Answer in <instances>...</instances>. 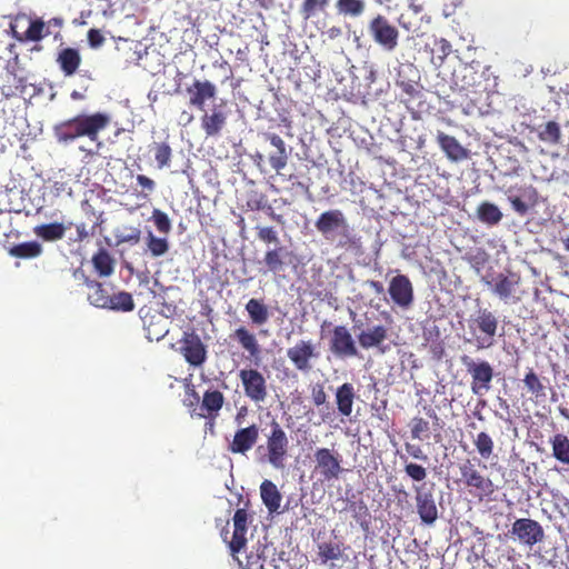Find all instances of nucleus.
Returning a JSON list of instances; mask_svg holds the SVG:
<instances>
[{
  "mask_svg": "<svg viewBox=\"0 0 569 569\" xmlns=\"http://www.w3.org/2000/svg\"><path fill=\"white\" fill-rule=\"evenodd\" d=\"M330 0H303L299 7V13L303 20H309L317 14L325 13Z\"/></svg>",
  "mask_w": 569,
  "mask_h": 569,
  "instance_id": "45",
  "label": "nucleus"
},
{
  "mask_svg": "<svg viewBox=\"0 0 569 569\" xmlns=\"http://www.w3.org/2000/svg\"><path fill=\"white\" fill-rule=\"evenodd\" d=\"M435 47L439 53L438 59L441 63L450 54L451 44L447 39L441 38V39L435 41Z\"/></svg>",
  "mask_w": 569,
  "mask_h": 569,
  "instance_id": "59",
  "label": "nucleus"
},
{
  "mask_svg": "<svg viewBox=\"0 0 569 569\" xmlns=\"http://www.w3.org/2000/svg\"><path fill=\"white\" fill-rule=\"evenodd\" d=\"M343 548L341 543L322 542L318 545V557L322 565L328 561L338 560L342 557Z\"/></svg>",
  "mask_w": 569,
  "mask_h": 569,
  "instance_id": "47",
  "label": "nucleus"
},
{
  "mask_svg": "<svg viewBox=\"0 0 569 569\" xmlns=\"http://www.w3.org/2000/svg\"><path fill=\"white\" fill-rule=\"evenodd\" d=\"M246 311L249 315L251 322L256 326L264 325L269 319V310L268 307L258 299H250L246 303Z\"/></svg>",
  "mask_w": 569,
  "mask_h": 569,
  "instance_id": "43",
  "label": "nucleus"
},
{
  "mask_svg": "<svg viewBox=\"0 0 569 569\" xmlns=\"http://www.w3.org/2000/svg\"><path fill=\"white\" fill-rule=\"evenodd\" d=\"M248 520H249L248 511L243 508H239L236 510L233 518H232L233 533H232L231 540H228V533H229L228 530H223L221 532L223 541H226L229 546L231 556L233 557V559H236L239 562V565H241V561H239L237 555L247 545Z\"/></svg>",
  "mask_w": 569,
  "mask_h": 569,
  "instance_id": "11",
  "label": "nucleus"
},
{
  "mask_svg": "<svg viewBox=\"0 0 569 569\" xmlns=\"http://www.w3.org/2000/svg\"><path fill=\"white\" fill-rule=\"evenodd\" d=\"M316 471L326 481L338 479L342 472L339 453L328 448H318L315 451Z\"/></svg>",
  "mask_w": 569,
  "mask_h": 569,
  "instance_id": "17",
  "label": "nucleus"
},
{
  "mask_svg": "<svg viewBox=\"0 0 569 569\" xmlns=\"http://www.w3.org/2000/svg\"><path fill=\"white\" fill-rule=\"evenodd\" d=\"M180 353L192 367H201L207 360V348L193 330L184 331L180 339Z\"/></svg>",
  "mask_w": 569,
  "mask_h": 569,
  "instance_id": "14",
  "label": "nucleus"
},
{
  "mask_svg": "<svg viewBox=\"0 0 569 569\" xmlns=\"http://www.w3.org/2000/svg\"><path fill=\"white\" fill-rule=\"evenodd\" d=\"M315 227L323 239L335 243L336 248L349 249L357 243L345 213L339 209H331L320 213L315 221Z\"/></svg>",
  "mask_w": 569,
  "mask_h": 569,
  "instance_id": "3",
  "label": "nucleus"
},
{
  "mask_svg": "<svg viewBox=\"0 0 569 569\" xmlns=\"http://www.w3.org/2000/svg\"><path fill=\"white\" fill-rule=\"evenodd\" d=\"M77 237L76 241L82 242L89 237V231L87 230L86 223L81 222L76 226Z\"/></svg>",
  "mask_w": 569,
  "mask_h": 569,
  "instance_id": "63",
  "label": "nucleus"
},
{
  "mask_svg": "<svg viewBox=\"0 0 569 569\" xmlns=\"http://www.w3.org/2000/svg\"><path fill=\"white\" fill-rule=\"evenodd\" d=\"M84 282L90 290L88 293L89 302L97 308L104 309L109 300V296H111L113 291V287H104L101 282L89 278H86Z\"/></svg>",
  "mask_w": 569,
  "mask_h": 569,
  "instance_id": "35",
  "label": "nucleus"
},
{
  "mask_svg": "<svg viewBox=\"0 0 569 569\" xmlns=\"http://www.w3.org/2000/svg\"><path fill=\"white\" fill-rule=\"evenodd\" d=\"M406 475L413 481H423L427 477V469L418 463L408 462L405 465Z\"/></svg>",
  "mask_w": 569,
  "mask_h": 569,
  "instance_id": "55",
  "label": "nucleus"
},
{
  "mask_svg": "<svg viewBox=\"0 0 569 569\" xmlns=\"http://www.w3.org/2000/svg\"><path fill=\"white\" fill-rule=\"evenodd\" d=\"M227 123V112L221 106H214L210 113L201 117V128L207 137H217Z\"/></svg>",
  "mask_w": 569,
  "mask_h": 569,
  "instance_id": "27",
  "label": "nucleus"
},
{
  "mask_svg": "<svg viewBox=\"0 0 569 569\" xmlns=\"http://www.w3.org/2000/svg\"><path fill=\"white\" fill-rule=\"evenodd\" d=\"M110 122L111 117L106 112L80 113L56 124L53 133L60 143H70L86 137L100 147L99 134L110 126Z\"/></svg>",
  "mask_w": 569,
  "mask_h": 569,
  "instance_id": "1",
  "label": "nucleus"
},
{
  "mask_svg": "<svg viewBox=\"0 0 569 569\" xmlns=\"http://www.w3.org/2000/svg\"><path fill=\"white\" fill-rule=\"evenodd\" d=\"M56 61L64 77H71L78 71L82 59L78 49L68 47L58 52Z\"/></svg>",
  "mask_w": 569,
  "mask_h": 569,
  "instance_id": "30",
  "label": "nucleus"
},
{
  "mask_svg": "<svg viewBox=\"0 0 569 569\" xmlns=\"http://www.w3.org/2000/svg\"><path fill=\"white\" fill-rule=\"evenodd\" d=\"M357 398L356 389L352 383L343 382L335 391V402L338 412L346 418L352 413L353 403Z\"/></svg>",
  "mask_w": 569,
  "mask_h": 569,
  "instance_id": "28",
  "label": "nucleus"
},
{
  "mask_svg": "<svg viewBox=\"0 0 569 569\" xmlns=\"http://www.w3.org/2000/svg\"><path fill=\"white\" fill-rule=\"evenodd\" d=\"M267 196L258 190H251L247 193L246 206L251 211L264 210L267 216L280 226H284L286 220L282 214L276 213L268 203Z\"/></svg>",
  "mask_w": 569,
  "mask_h": 569,
  "instance_id": "29",
  "label": "nucleus"
},
{
  "mask_svg": "<svg viewBox=\"0 0 569 569\" xmlns=\"http://www.w3.org/2000/svg\"><path fill=\"white\" fill-rule=\"evenodd\" d=\"M147 246L153 257H160L168 252L169 243L166 238H158L152 232L147 237Z\"/></svg>",
  "mask_w": 569,
  "mask_h": 569,
  "instance_id": "52",
  "label": "nucleus"
},
{
  "mask_svg": "<svg viewBox=\"0 0 569 569\" xmlns=\"http://www.w3.org/2000/svg\"><path fill=\"white\" fill-rule=\"evenodd\" d=\"M187 92L190 97L189 104L199 110H203L206 102L216 98L217 88L209 80H194L193 83L187 88Z\"/></svg>",
  "mask_w": 569,
  "mask_h": 569,
  "instance_id": "24",
  "label": "nucleus"
},
{
  "mask_svg": "<svg viewBox=\"0 0 569 569\" xmlns=\"http://www.w3.org/2000/svg\"><path fill=\"white\" fill-rule=\"evenodd\" d=\"M257 237L264 243L279 244L278 232L272 227H257Z\"/></svg>",
  "mask_w": 569,
  "mask_h": 569,
  "instance_id": "56",
  "label": "nucleus"
},
{
  "mask_svg": "<svg viewBox=\"0 0 569 569\" xmlns=\"http://www.w3.org/2000/svg\"><path fill=\"white\" fill-rule=\"evenodd\" d=\"M27 88V79L18 76L14 68L7 64L3 73L0 74V91L6 99L21 96Z\"/></svg>",
  "mask_w": 569,
  "mask_h": 569,
  "instance_id": "23",
  "label": "nucleus"
},
{
  "mask_svg": "<svg viewBox=\"0 0 569 569\" xmlns=\"http://www.w3.org/2000/svg\"><path fill=\"white\" fill-rule=\"evenodd\" d=\"M259 439V427L252 423L240 428L234 432L233 439L228 445V451L233 455H246Z\"/></svg>",
  "mask_w": 569,
  "mask_h": 569,
  "instance_id": "20",
  "label": "nucleus"
},
{
  "mask_svg": "<svg viewBox=\"0 0 569 569\" xmlns=\"http://www.w3.org/2000/svg\"><path fill=\"white\" fill-rule=\"evenodd\" d=\"M459 470L463 483L469 488V492L480 501L490 498L496 491L493 481L483 476L470 460H466Z\"/></svg>",
  "mask_w": 569,
  "mask_h": 569,
  "instance_id": "6",
  "label": "nucleus"
},
{
  "mask_svg": "<svg viewBox=\"0 0 569 569\" xmlns=\"http://www.w3.org/2000/svg\"><path fill=\"white\" fill-rule=\"evenodd\" d=\"M462 365L471 377L470 388L473 395L483 396L491 388L493 368L488 361H475L469 356L461 358Z\"/></svg>",
  "mask_w": 569,
  "mask_h": 569,
  "instance_id": "8",
  "label": "nucleus"
},
{
  "mask_svg": "<svg viewBox=\"0 0 569 569\" xmlns=\"http://www.w3.org/2000/svg\"><path fill=\"white\" fill-rule=\"evenodd\" d=\"M104 309L129 312L134 309V301L131 293L127 291L114 292L113 290Z\"/></svg>",
  "mask_w": 569,
  "mask_h": 569,
  "instance_id": "38",
  "label": "nucleus"
},
{
  "mask_svg": "<svg viewBox=\"0 0 569 569\" xmlns=\"http://www.w3.org/2000/svg\"><path fill=\"white\" fill-rule=\"evenodd\" d=\"M260 497L269 513L279 512L282 495L271 480L264 479L261 482Z\"/></svg>",
  "mask_w": 569,
  "mask_h": 569,
  "instance_id": "33",
  "label": "nucleus"
},
{
  "mask_svg": "<svg viewBox=\"0 0 569 569\" xmlns=\"http://www.w3.org/2000/svg\"><path fill=\"white\" fill-rule=\"evenodd\" d=\"M485 283L505 303H518L523 295L520 290V277L516 273H498L491 280L483 278Z\"/></svg>",
  "mask_w": 569,
  "mask_h": 569,
  "instance_id": "7",
  "label": "nucleus"
},
{
  "mask_svg": "<svg viewBox=\"0 0 569 569\" xmlns=\"http://www.w3.org/2000/svg\"><path fill=\"white\" fill-rule=\"evenodd\" d=\"M232 338L238 341L243 350H246L250 357L258 358L260 356V346L256 336L250 332L246 327L241 326L237 328Z\"/></svg>",
  "mask_w": 569,
  "mask_h": 569,
  "instance_id": "37",
  "label": "nucleus"
},
{
  "mask_svg": "<svg viewBox=\"0 0 569 569\" xmlns=\"http://www.w3.org/2000/svg\"><path fill=\"white\" fill-rule=\"evenodd\" d=\"M538 138L542 142L557 146L561 142V128L556 121H548L538 132Z\"/></svg>",
  "mask_w": 569,
  "mask_h": 569,
  "instance_id": "46",
  "label": "nucleus"
},
{
  "mask_svg": "<svg viewBox=\"0 0 569 569\" xmlns=\"http://www.w3.org/2000/svg\"><path fill=\"white\" fill-rule=\"evenodd\" d=\"M409 426L412 439L426 440L430 438V423L425 418L413 417Z\"/></svg>",
  "mask_w": 569,
  "mask_h": 569,
  "instance_id": "50",
  "label": "nucleus"
},
{
  "mask_svg": "<svg viewBox=\"0 0 569 569\" xmlns=\"http://www.w3.org/2000/svg\"><path fill=\"white\" fill-rule=\"evenodd\" d=\"M152 150L158 168L161 169L170 164L172 149L168 142H156L153 143Z\"/></svg>",
  "mask_w": 569,
  "mask_h": 569,
  "instance_id": "51",
  "label": "nucleus"
},
{
  "mask_svg": "<svg viewBox=\"0 0 569 569\" xmlns=\"http://www.w3.org/2000/svg\"><path fill=\"white\" fill-rule=\"evenodd\" d=\"M369 33L372 40L385 51H393L399 43V31L382 14L373 17L368 24Z\"/></svg>",
  "mask_w": 569,
  "mask_h": 569,
  "instance_id": "9",
  "label": "nucleus"
},
{
  "mask_svg": "<svg viewBox=\"0 0 569 569\" xmlns=\"http://www.w3.org/2000/svg\"><path fill=\"white\" fill-rule=\"evenodd\" d=\"M513 189V187H510L507 190L508 201L518 214L525 216L531 207L538 203V191L533 186L529 184L519 188L520 194L515 196L512 194Z\"/></svg>",
  "mask_w": 569,
  "mask_h": 569,
  "instance_id": "22",
  "label": "nucleus"
},
{
  "mask_svg": "<svg viewBox=\"0 0 569 569\" xmlns=\"http://www.w3.org/2000/svg\"><path fill=\"white\" fill-rule=\"evenodd\" d=\"M311 399H312V403L317 408L327 403L328 396H327L325 388L321 383H317L312 387Z\"/></svg>",
  "mask_w": 569,
  "mask_h": 569,
  "instance_id": "58",
  "label": "nucleus"
},
{
  "mask_svg": "<svg viewBox=\"0 0 569 569\" xmlns=\"http://www.w3.org/2000/svg\"><path fill=\"white\" fill-rule=\"evenodd\" d=\"M91 48H99L104 42V37L98 29H90L87 34Z\"/></svg>",
  "mask_w": 569,
  "mask_h": 569,
  "instance_id": "61",
  "label": "nucleus"
},
{
  "mask_svg": "<svg viewBox=\"0 0 569 569\" xmlns=\"http://www.w3.org/2000/svg\"><path fill=\"white\" fill-rule=\"evenodd\" d=\"M224 403V396L219 390H207L203 393L202 402L199 408V412H196V408L191 411L200 418L210 419V428H213L214 420L219 416V412Z\"/></svg>",
  "mask_w": 569,
  "mask_h": 569,
  "instance_id": "21",
  "label": "nucleus"
},
{
  "mask_svg": "<svg viewBox=\"0 0 569 569\" xmlns=\"http://www.w3.org/2000/svg\"><path fill=\"white\" fill-rule=\"evenodd\" d=\"M405 449L407 453L413 459L427 461L428 456L423 452L422 448L418 445H412L410 442L405 443Z\"/></svg>",
  "mask_w": 569,
  "mask_h": 569,
  "instance_id": "60",
  "label": "nucleus"
},
{
  "mask_svg": "<svg viewBox=\"0 0 569 569\" xmlns=\"http://www.w3.org/2000/svg\"><path fill=\"white\" fill-rule=\"evenodd\" d=\"M287 357L296 370L308 373L319 358V351L312 340L301 339L287 349Z\"/></svg>",
  "mask_w": 569,
  "mask_h": 569,
  "instance_id": "10",
  "label": "nucleus"
},
{
  "mask_svg": "<svg viewBox=\"0 0 569 569\" xmlns=\"http://www.w3.org/2000/svg\"><path fill=\"white\" fill-rule=\"evenodd\" d=\"M552 457L563 463L569 465V438L565 433H556L550 440Z\"/></svg>",
  "mask_w": 569,
  "mask_h": 569,
  "instance_id": "40",
  "label": "nucleus"
},
{
  "mask_svg": "<svg viewBox=\"0 0 569 569\" xmlns=\"http://www.w3.org/2000/svg\"><path fill=\"white\" fill-rule=\"evenodd\" d=\"M326 34L328 37V39L330 40H335L339 37H341L342 34V29L340 27H337V26H332L330 27L327 31H326Z\"/></svg>",
  "mask_w": 569,
  "mask_h": 569,
  "instance_id": "64",
  "label": "nucleus"
},
{
  "mask_svg": "<svg viewBox=\"0 0 569 569\" xmlns=\"http://www.w3.org/2000/svg\"><path fill=\"white\" fill-rule=\"evenodd\" d=\"M353 329L359 346L365 349H379L381 352L386 351L383 348L385 341L389 337V329L383 325L367 326L362 328V322L355 321Z\"/></svg>",
  "mask_w": 569,
  "mask_h": 569,
  "instance_id": "12",
  "label": "nucleus"
},
{
  "mask_svg": "<svg viewBox=\"0 0 569 569\" xmlns=\"http://www.w3.org/2000/svg\"><path fill=\"white\" fill-rule=\"evenodd\" d=\"M68 227L62 222H51L36 226L33 233L46 242H56L62 240Z\"/></svg>",
  "mask_w": 569,
  "mask_h": 569,
  "instance_id": "36",
  "label": "nucleus"
},
{
  "mask_svg": "<svg viewBox=\"0 0 569 569\" xmlns=\"http://www.w3.org/2000/svg\"><path fill=\"white\" fill-rule=\"evenodd\" d=\"M264 139L270 142L276 151L269 153V163L277 173H280L282 169L288 164L289 152L287 151V144L284 140L277 133L267 132L263 134Z\"/></svg>",
  "mask_w": 569,
  "mask_h": 569,
  "instance_id": "25",
  "label": "nucleus"
},
{
  "mask_svg": "<svg viewBox=\"0 0 569 569\" xmlns=\"http://www.w3.org/2000/svg\"><path fill=\"white\" fill-rule=\"evenodd\" d=\"M43 248L38 241H27L12 246L9 254L19 259H33L41 256Z\"/></svg>",
  "mask_w": 569,
  "mask_h": 569,
  "instance_id": "39",
  "label": "nucleus"
},
{
  "mask_svg": "<svg viewBox=\"0 0 569 569\" xmlns=\"http://www.w3.org/2000/svg\"><path fill=\"white\" fill-rule=\"evenodd\" d=\"M269 428V432L266 435V443L256 448V455L260 462L269 463L274 469L281 470L286 467L289 458V438L278 421L272 420Z\"/></svg>",
  "mask_w": 569,
  "mask_h": 569,
  "instance_id": "4",
  "label": "nucleus"
},
{
  "mask_svg": "<svg viewBox=\"0 0 569 569\" xmlns=\"http://www.w3.org/2000/svg\"><path fill=\"white\" fill-rule=\"evenodd\" d=\"M152 221L159 232L164 234L170 232L171 222L166 212L161 211L160 209H153Z\"/></svg>",
  "mask_w": 569,
  "mask_h": 569,
  "instance_id": "53",
  "label": "nucleus"
},
{
  "mask_svg": "<svg viewBox=\"0 0 569 569\" xmlns=\"http://www.w3.org/2000/svg\"><path fill=\"white\" fill-rule=\"evenodd\" d=\"M239 378L247 398L256 403L264 402L268 397V386L264 376L257 369H242Z\"/></svg>",
  "mask_w": 569,
  "mask_h": 569,
  "instance_id": "13",
  "label": "nucleus"
},
{
  "mask_svg": "<svg viewBox=\"0 0 569 569\" xmlns=\"http://www.w3.org/2000/svg\"><path fill=\"white\" fill-rule=\"evenodd\" d=\"M522 382L527 392L537 401L546 399L548 379L540 377L532 368H528Z\"/></svg>",
  "mask_w": 569,
  "mask_h": 569,
  "instance_id": "32",
  "label": "nucleus"
},
{
  "mask_svg": "<svg viewBox=\"0 0 569 569\" xmlns=\"http://www.w3.org/2000/svg\"><path fill=\"white\" fill-rule=\"evenodd\" d=\"M388 292L392 302L402 309H408L415 299L413 286L405 274L395 276L390 280Z\"/></svg>",
  "mask_w": 569,
  "mask_h": 569,
  "instance_id": "18",
  "label": "nucleus"
},
{
  "mask_svg": "<svg viewBox=\"0 0 569 569\" xmlns=\"http://www.w3.org/2000/svg\"><path fill=\"white\" fill-rule=\"evenodd\" d=\"M477 217L488 226H496L502 220L503 214L497 204L483 201L477 208Z\"/></svg>",
  "mask_w": 569,
  "mask_h": 569,
  "instance_id": "41",
  "label": "nucleus"
},
{
  "mask_svg": "<svg viewBox=\"0 0 569 569\" xmlns=\"http://www.w3.org/2000/svg\"><path fill=\"white\" fill-rule=\"evenodd\" d=\"M398 76L399 79L397 82L402 91L410 98H416L419 94V90L417 89V84L420 80L418 69L413 64L409 63L399 71Z\"/></svg>",
  "mask_w": 569,
  "mask_h": 569,
  "instance_id": "34",
  "label": "nucleus"
},
{
  "mask_svg": "<svg viewBox=\"0 0 569 569\" xmlns=\"http://www.w3.org/2000/svg\"><path fill=\"white\" fill-rule=\"evenodd\" d=\"M329 349L338 358H355L359 356V350L350 330L343 326H336L332 329L329 341Z\"/></svg>",
  "mask_w": 569,
  "mask_h": 569,
  "instance_id": "15",
  "label": "nucleus"
},
{
  "mask_svg": "<svg viewBox=\"0 0 569 569\" xmlns=\"http://www.w3.org/2000/svg\"><path fill=\"white\" fill-rule=\"evenodd\" d=\"M336 9L343 17L358 18L363 14L366 2L365 0H337Z\"/></svg>",
  "mask_w": 569,
  "mask_h": 569,
  "instance_id": "44",
  "label": "nucleus"
},
{
  "mask_svg": "<svg viewBox=\"0 0 569 569\" xmlns=\"http://www.w3.org/2000/svg\"><path fill=\"white\" fill-rule=\"evenodd\" d=\"M425 411L428 418H430L432 421V430L436 432L435 440L436 442H438L441 439L440 431L442 430L443 422L441 421L440 417L438 416L437 411L433 408L425 407Z\"/></svg>",
  "mask_w": 569,
  "mask_h": 569,
  "instance_id": "57",
  "label": "nucleus"
},
{
  "mask_svg": "<svg viewBox=\"0 0 569 569\" xmlns=\"http://www.w3.org/2000/svg\"><path fill=\"white\" fill-rule=\"evenodd\" d=\"M498 328V317L487 308H480L468 319V329L478 349H488L496 343Z\"/></svg>",
  "mask_w": 569,
  "mask_h": 569,
  "instance_id": "5",
  "label": "nucleus"
},
{
  "mask_svg": "<svg viewBox=\"0 0 569 569\" xmlns=\"http://www.w3.org/2000/svg\"><path fill=\"white\" fill-rule=\"evenodd\" d=\"M473 445L482 459L488 460L493 455L495 443L489 433L479 432L473 439Z\"/></svg>",
  "mask_w": 569,
  "mask_h": 569,
  "instance_id": "48",
  "label": "nucleus"
},
{
  "mask_svg": "<svg viewBox=\"0 0 569 569\" xmlns=\"http://www.w3.org/2000/svg\"><path fill=\"white\" fill-rule=\"evenodd\" d=\"M94 270L101 277H109L114 270V260L107 249H99L92 257Z\"/></svg>",
  "mask_w": 569,
  "mask_h": 569,
  "instance_id": "42",
  "label": "nucleus"
},
{
  "mask_svg": "<svg viewBox=\"0 0 569 569\" xmlns=\"http://www.w3.org/2000/svg\"><path fill=\"white\" fill-rule=\"evenodd\" d=\"M437 142L450 160L460 161L468 158L467 149L455 137L439 131L437 133Z\"/></svg>",
  "mask_w": 569,
  "mask_h": 569,
  "instance_id": "31",
  "label": "nucleus"
},
{
  "mask_svg": "<svg viewBox=\"0 0 569 569\" xmlns=\"http://www.w3.org/2000/svg\"><path fill=\"white\" fill-rule=\"evenodd\" d=\"M511 533L520 543L529 547L541 542L545 538L542 526L530 518L517 519L512 523Z\"/></svg>",
  "mask_w": 569,
  "mask_h": 569,
  "instance_id": "16",
  "label": "nucleus"
},
{
  "mask_svg": "<svg viewBox=\"0 0 569 569\" xmlns=\"http://www.w3.org/2000/svg\"><path fill=\"white\" fill-rule=\"evenodd\" d=\"M64 26L62 17H52L44 21L36 14L18 12L9 23V29L13 39L20 43L40 42L49 36L58 39L61 36V29Z\"/></svg>",
  "mask_w": 569,
  "mask_h": 569,
  "instance_id": "2",
  "label": "nucleus"
},
{
  "mask_svg": "<svg viewBox=\"0 0 569 569\" xmlns=\"http://www.w3.org/2000/svg\"><path fill=\"white\" fill-rule=\"evenodd\" d=\"M417 512L425 525L431 526L438 519V508L430 489L425 485L415 487Z\"/></svg>",
  "mask_w": 569,
  "mask_h": 569,
  "instance_id": "19",
  "label": "nucleus"
},
{
  "mask_svg": "<svg viewBox=\"0 0 569 569\" xmlns=\"http://www.w3.org/2000/svg\"><path fill=\"white\" fill-rule=\"evenodd\" d=\"M350 509L352 511V516L356 519V521L363 528L368 529V517H369V510L368 507L362 502H353L350 506Z\"/></svg>",
  "mask_w": 569,
  "mask_h": 569,
  "instance_id": "54",
  "label": "nucleus"
},
{
  "mask_svg": "<svg viewBox=\"0 0 569 569\" xmlns=\"http://www.w3.org/2000/svg\"><path fill=\"white\" fill-rule=\"evenodd\" d=\"M137 182L143 190L147 191V193L143 194L144 197H148V194L153 192L156 189V182L144 174H138Z\"/></svg>",
  "mask_w": 569,
  "mask_h": 569,
  "instance_id": "62",
  "label": "nucleus"
},
{
  "mask_svg": "<svg viewBox=\"0 0 569 569\" xmlns=\"http://www.w3.org/2000/svg\"><path fill=\"white\" fill-rule=\"evenodd\" d=\"M292 252L284 246H276L264 252L263 263L269 272L279 274L291 262Z\"/></svg>",
  "mask_w": 569,
  "mask_h": 569,
  "instance_id": "26",
  "label": "nucleus"
},
{
  "mask_svg": "<svg viewBox=\"0 0 569 569\" xmlns=\"http://www.w3.org/2000/svg\"><path fill=\"white\" fill-rule=\"evenodd\" d=\"M147 338L152 341L161 340L168 332L166 320L162 317H152L147 327Z\"/></svg>",
  "mask_w": 569,
  "mask_h": 569,
  "instance_id": "49",
  "label": "nucleus"
}]
</instances>
